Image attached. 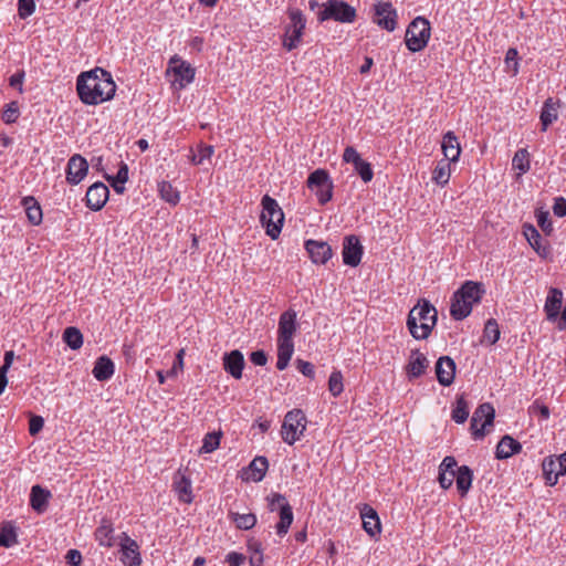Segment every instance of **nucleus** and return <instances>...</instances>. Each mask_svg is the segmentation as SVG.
Here are the masks:
<instances>
[{"label": "nucleus", "instance_id": "nucleus-62", "mask_svg": "<svg viewBox=\"0 0 566 566\" xmlns=\"http://www.w3.org/2000/svg\"><path fill=\"white\" fill-rule=\"evenodd\" d=\"M65 558L71 566H80L82 564V555L77 549H70Z\"/></svg>", "mask_w": 566, "mask_h": 566}, {"label": "nucleus", "instance_id": "nucleus-10", "mask_svg": "<svg viewBox=\"0 0 566 566\" xmlns=\"http://www.w3.org/2000/svg\"><path fill=\"white\" fill-rule=\"evenodd\" d=\"M174 74L172 84L179 88H184L195 78V69L178 55H174L169 60L167 74Z\"/></svg>", "mask_w": 566, "mask_h": 566}, {"label": "nucleus", "instance_id": "nucleus-57", "mask_svg": "<svg viewBox=\"0 0 566 566\" xmlns=\"http://www.w3.org/2000/svg\"><path fill=\"white\" fill-rule=\"evenodd\" d=\"M25 73L23 70L15 72L9 78L10 86L18 88L20 93L23 92L22 85L24 81Z\"/></svg>", "mask_w": 566, "mask_h": 566}, {"label": "nucleus", "instance_id": "nucleus-20", "mask_svg": "<svg viewBox=\"0 0 566 566\" xmlns=\"http://www.w3.org/2000/svg\"><path fill=\"white\" fill-rule=\"evenodd\" d=\"M524 235L526 240L528 241L530 245L536 251V253L543 258L546 259L551 254V247L549 243L544 240L541 235V233L537 231V229L532 226H525L524 227Z\"/></svg>", "mask_w": 566, "mask_h": 566}, {"label": "nucleus", "instance_id": "nucleus-58", "mask_svg": "<svg viewBox=\"0 0 566 566\" xmlns=\"http://www.w3.org/2000/svg\"><path fill=\"white\" fill-rule=\"evenodd\" d=\"M553 212L556 217L563 218L566 216V199L557 197L554 200Z\"/></svg>", "mask_w": 566, "mask_h": 566}, {"label": "nucleus", "instance_id": "nucleus-34", "mask_svg": "<svg viewBox=\"0 0 566 566\" xmlns=\"http://www.w3.org/2000/svg\"><path fill=\"white\" fill-rule=\"evenodd\" d=\"M454 478L461 496L467 495L472 485L473 471L468 465H461L457 469Z\"/></svg>", "mask_w": 566, "mask_h": 566}, {"label": "nucleus", "instance_id": "nucleus-42", "mask_svg": "<svg viewBox=\"0 0 566 566\" xmlns=\"http://www.w3.org/2000/svg\"><path fill=\"white\" fill-rule=\"evenodd\" d=\"M161 199L171 205H177L180 200L179 191L168 181H161L158 185Z\"/></svg>", "mask_w": 566, "mask_h": 566}, {"label": "nucleus", "instance_id": "nucleus-6", "mask_svg": "<svg viewBox=\"0 0 566 566\" xmlns=\"http://www.w3.org/2000/svg\"><path fill=\"white\" fill-rule=\"evenodd\" d=\"M356 9L343 0H327L317 12L319 22L334 20L340 23H352L356 19Z\"/></svg>", "mask_w": 566, "mask_h": 566}, {"label": "nucleus", "instance_id": "nucleus-40", "mask_svg": "<svg viewBox=\"0 0 566 566\" xmlns=\"http://www.w3.org/2000/svg\"><path fill=\"white\" fill-rule=\"evenodd\" d=\"M473 416L478 419V421L484 419L483 428H486V427L493 424L494 417H495V410L491 403L484 402V403H481L475 409V411L473 412Z\"/></svg>", "mask_w": 566, "mask_h": 566}, {"label": "nucleus", "instance_id": "nucleus-33", "mask_svg": "<svg viewBox=\"0 0 566 566\" xmlns=\"http://www.w3.org/2000/svg\"><path fill=\"white\" fill-rule=\"evenodd\" d=\"M269 468V461L265 457H256L254 458L249 467L247 468L245 473L249 475L247 476V480H252L254 482H260L263 480L266 470Z\"/></svg>", "mask_w": 566, "mask_h": 566}, {"label": "nucleus", "instance_id": "nucleus-1", "mask_svg": "<svg viewBox=\"0 0 566 566\" xmlns=\"http://www.w3.org/2000/svg\"><path fill=\"white\" fill-rule=\"evenodd\" d=\"M76 91L84 104L97 105L114 97L116 84L109 72L95 67L78 75Z\"/></svg>", "mask_w": 566, "mask_h": 566}, {"label": "nucleus", "instance_id": "nucleus-45", "mask_svg": "<svg viewBox=\"0 0 566 566\" xmlns=\"http://www.w3.org/2000/svg\"><path fill=\"white\" fill-rule=\"evenodd\" d=\"M220 433L209 432L205 436L202 440V446L200 448V453H211L217 450L220 446Z\"/></svg>", "mask_w": 566, "mask_h": 566}, {"label": "nucleus", "instance_id": "nucleus-54", "mask_svg": "<svg viewBox=\"0 0 566 566\" xmlns=\"http://www.w3.org/2000/svg\"><path fill=\"white\" fill-rule=\"evenodd\" d=\"M296 367L304 376L313 379L315 376V368L314 365L310 361H305L302 359L296 360Z\"/></svg>", "mask_w": 566, "mask_h": 566}, {"label": "nucleus", "instance_id": "nucleus-43", "mask_svg": "<svg viewBox=\"0 0 566 566\" xmlns=\"http://www.w3.org/2000/svg\"><path fill=\"white\" fill-rule=\"evenodd\" d=\"M18 543V534L11 524H6L0 531V547H11Z\"/></svg>", "mask_w": 566, "mask_h": 566}, {"label": "nucleus", "instance_id": "nucleus-9", "mask_svg": "<svg viewBox=\"0 0 566 566\" xmlns=\"http://www.w3.org/2000/svg\"><path fill=\"white\" fill-rule=\"evenodd\" d=\"M289 17L291 20V23L285 28L284 39H283V46L287 51H292L296 49L300 43L303 35V31L305 29L306 20L298 9H291L289 11Z\"/></svg>", "mask_w": 566, "mask_h": 566}, {"label": "nucleus", "instance_id": "nucleus-41", "mask_svg": "<svg viewBox=\"0 0 566 566\" xmlns=\"http://www.w3.org/2000/svg\"><path fill=\"white\" fill-rule=\"evenodd\" d=\"M500 334L496 319L490 318L484 325L482 343L493 345L500 339Z\"/></svg>", "mask_w": 566, "mask_h": 566}, {"label": "nucleus", "instance_id": "nucleus-61", "mask_svg": "<svg viewBox=\"0 0 566 566\" xmlns=\"http://www.w3.org/2000/svg\"><path fill=\"white\" fill-rule=\"evenodd\" d=\"M478 422H479L478 419L474 416H472L470 429H471L473 439H475V440L482 439L485 436V432H484L485 428H483V424L481 426V428H478Z\"/></svg>", "mask_w": 566, "mask_h": 566}, {"label": "nucleus", "instance_id": "nucleus-50", "mask_svg": "<svg viewBox=\"0 0 566 566\" xmlns=\"http://www.w3.org/2000/svg\"><path fill=\"white\" fill-rule=\"evenodd\" d=\"M294 353V343L277 340V358H284L291 360Z\"/></svg>", "mask_w": 566, "mask_h": 566}, {"label": "nucleus", "instance_id": "nucleus-12", "mask_svg": "<svg viewBox=\"0 0 566 566\" xmlns=\"http://www.w3.org/2000/svg\"><path fill=\"white\" fill-rule=\"evenodd\" d=\"M343 160L353 164L355 171L359 175L365 184L373 180L374 171L371 165L364 160L354 147L348 146L345 148Z\"/></svg>", "mask_w": 566, "mask_h": 566}, {"label": "nucleus", "instance_id": "nucleus-22", "mask_svg": "<svg viewBox=\"0 0 566 566\" xmlns=\"http://www.w3.org/2000/svg\"><path fill=\"white\" fill-rule=\"evenodd\" d=\"M223 368L234 379L242 377V370L244 368V357L239 349L231 350L223 355Z\"/></svg>", "mask_w": 566, "mask_h": 566}, {"label": "nucleus", "instance_id": "nucleus-8", "mask_svg": "<svg viewBox=\"0 0 566 566\" xmlns=\"http://www.w3.org/2000/svg\"><path fill=\"white\" fill-rule=\"evenodd\" d=\"M306 422L307 420L303 410L293 409L289 411L284 417L281 430L282 439L284 442L292 446L297 440H300L301 436L306 429Z\"/></svg>", "mask_w": 566, "mask_h": 566}, {"label": "nucleus", "instance_id": "nucleus-49", "mask_svg": "<svg viewBox=\"0 0 566 566\" xmlns=\"http://www.w3.org/2000/svg\"><path fill=\"white\" fill-rule=\"evenodd\" d=\"M19 105L17 102H11L6 105V109L2 113V119L7 124L15 123L19 117Z\"/></svg>", "mask_w": 566, "mask_h": 566}, {"label": "nucleus", "instance_id": "nucleus-63", "mask_svg": "<svg viewBox=\"0 0 566 566\" xmlns=\"http://www.w3.org/2000/svg\"><path fill=\"white\" fill-rule=\"evenodd\" d=\"M250 359L256 366H264L268 361V356L264 350H255L251 353Z\"/></svg>", "mask_w": 566, "mask_h": 566}, {"label": "nucleus", "instance_id": "nucleus-39", "mask_svg": "<svg viewBox=\"0 0 566 566\" xmlns=\"http://www.w3.org/2000/svg\"><path fill=\"white\" fill-rule=\"evenodd\" d=\"M451 170H450V161L440 160L432 172V180L440 186H444L448 184L450 179Z\"/></svg>", "mask_w": 566, "mask_h": 566}, {"label": "nucleus", "instance_id": "nucleus-47", "mask_svg": "<svg viewBox=\"0 0 566 566\" xmlns=\"http://www.w3.org/2000/svg\"><path fill=\"white\" fill-rule=\"evenodd\" d=\"M530 155L526 149H518L512 160V165L515 169H518L521 172H526L530 170Z\"/></svg>", "mask_w": 566, "mask_h": 566}, {"label": "nucleus", "instance_id": "nucleus-51", "mask_svg": "<svg viewBox=\"0 0 566 566\" xmlns=\"http://www.w3.org/2000/svg\"><path fill=\"white\" fill-rule=\"evenodd\" d=\"M18 11L22 19L30 17L35 11L34 0H18Z\"/></svg>", "mask_w": 566, "mask_h": 566}, {"label": "nucleus", "instance_id": "nucleus-48", "mask_svg": "<svg viewBox=\"0 0 566 566\" xmlns=\"http://www.w3.org/2000/svg\"><path fill=\"white\" fill-rule=\"evenodd\" d=\"M214 153V148L211 145L200 144L198 146L197 154H193L191 161L193 165H202L206 159H209Z\"/></svg>", "mask_w": 566, "mask_h": 566}, {"label": "nucleus", "instance_id": "nucleus-17", "mask_svg": "<svg viewBox=\"0 0 566 566\" xmlns=\"http://www.w3.org/2000/svg\"><path fill=\"white\" fill-rule=\"evenodd\" d=\"M455 361L449 356H441L436 363V375L441 386L448 387L454 381Z\"/></svg>", "mask_w": 566, "mask_h": 566}, {"label": "nucleus", "instance_id": "nucleus-38", "mask_svg": "<svg viewBox=\"0 0 566 566\" xmlns=\"http://www.w3.org/2000/svg\"><path fill=\"white\" fill-rule=\"evenodd\" d=\"M62 337L65 344L73 350L80 349L83 345V334L77 327H66Z\"/></svg>", "mask_w": 566, "mask_h": 566}, {"label": "nucleus", "instance_id": "nucleus-32", "mask_svg": "<svg viewBox=\"0 0 566 566\" xmlns=\"http://www.w3.org/2000/svg\"><path fill=\"white\" fill-rule=\"evenodd\" d=\"M114 371L115 366L113 360L109 357L103 355L96 359L92 373L97 380L105 381L112 378Z\"/></svg>", "mask_w": 566, "mask_h": 566}, {"label": "nucleus", "instance_id": "nucleus-24", "mask_svg": "<svg viewBox=\"0 0 566 566\" xmlns=\"http://www.w3.org/2000/svg\"><path fill=\"white\" fill-rule=\"evenodd\" d=\"M52 497V493L42 488L39 484H35L31 488L30 492V506L38 514H42L48 510L49 501Z\"/></svg>", "mask_w": 566, "mask_h": 566}, {"label": "nucleus", "instance_id": "nucleus-13", "mask_svg": "<svg viewBox=\"0 0 566 566\" xmlns=\"http://www.w3.org/2000/svg\"><path fill=\"white\" fill-rule=\"evenodd\" d=\"M364 253L363 245L357 235H346L343 241V262L352 268H356Z\"/></svg>", "mask_w": 566, "mask_h": 566}, {"label": "nucleus", "instance_id": "nucleus-4", "mask_svg": "<svg viewBox=\"0 0 566 566\" xmlns=\"http://www.w3.org/2000/svg\"><path fill=\"white\" fill-rule=\"evenodd\" d=\"M262 212L260 216V221L262 226L265 228L266 234L275 240L279 238L282 226L284 222V213L279 206L277 201L270 197L269 195H264L261 199Z\"/></svg>", "mask_w": 566, "mask_h": 566}, {"label": "nucleus", "instance_id": "nucleus-29", "mask_svg": "<svg viewBox=\"0 0 566 566\" xmlns=\"http://www.w3.org/2000/svg\"><path fill=\"white\" fill-rule=\"evenodd\" d=\"M522 444L509 434L502 437L496 446L495 457L496 459L503 460L520 453Z\"/></svg>", "mask_w": 566, "mask_h": 566}, {"label": "nucleus", "instance_id": "nucleus-18", "mask_svg": "<svg viewBox=\"0 0 566 566\" xmlns=\"http://www.w3.org/2000/svg\"><path fill=\"white\" fill-rule=\"evenodd\" d=\"M305 249L316 264H325L333 255L331 245L325 241L307 240Z\"/></svg>", "mask_w": 566, "mask_h": 566}, {"label": "nucleus", "instance_id": "nucleus-21", "mask_svg": "<svg viewBox=\"0 0 566 566\" xmlns=\"http://www.w3.org/2000/svg\"><path fill=\"white\" fill-rule=\"evenodd\" d=\"M172 489L180 502L189 504L193 501L191 480L181 470H178L174 475Z\"/></svg>", "mask_w": 566, "mask_h": 566}, {"label": "nucleus", "instance_id": "nucleus-26", "mask_svg": "<svg viewBox=\"0 0 566 566\" xmlns=\"http://www.w3.org/2000/svg\"><path fill=\"white\" fill-rule=\"evenodd\" d=\"M429 367V360L424 354L418 349L412 350L409 363L407 365V374L409 379L418 378L423 375Z\"/></svg>", "mask_w": 566, "mask_h": 566}, {"label": "nucleus", "instance_id": "nucleus-19", "mask_svg": "<svg viewBox=\"0 0 566 566\" xmlns=\"http://www.w3.org/2000/svg\"><path fill=\"white\" fill-rule=\"evenodd\" d=\"M274 501L279 502L280 521L276 524V533L279 536L287 534L291 524L293 523L292 506L284 495H276Z\"/></svg>", "mask_w": 566, "mask_h": 566}, {"label": "nucleus", "instance_id": "nucleus-30", "mask_svg": "<svg viewBox=\"0 0 566 566\" xmlns=\"http://www.w3.org/2000/svg\"><path fill=\"white\" fill-rule=\"evenodd\" d=\"M559 101L548 97L542 107L541 124L542 130L545 132L551 124L558 118Z\"/></svg>", "mask_w": 566, "mask_h": 566}, {"label": "nucleus", "instance_id": "nucleus-46", "mask_svg": "<svg viewBox=\"0 0 566 566\" xmlns=\"http://www.w3.org/2000/svg\"><path fill=\"white\" fill-rule=\"evenodd\" d=\"M328 390L333 397H338L343 392V375L339 370L332 371L328 379Z\"/></svg>", "mask_w": 566, "mask_h": 566}, {"label": "nucleus", "instance_id": "nucleus-59", "mask_svg": "<svg viewBox=\"0 0 566 566\" xmlns=\"http://www.w3.org/2000/svg\"><path fill=\"white\" fill-rule=\"evenodd\" d=\"M517 59H518V52L516 49L514 48H510L506 52V55H505V62L506 64L510 66L511 63H513V71H514V74L517 73L518 69V63H517Z\"/></svg>", "mask_w": 566, "mask_h": 566}, {"label": "nucleus", "instance_id": "nucleus-28", "mask_svg": "<svg viewBox=\"0 0 566 566\" xmlns=\"http://www.w3.org/2000/svg\"><path fill=\"white\" fill-rule=\"evenodd\" d=\"M441 148L446 157V160L450 163L458 161L461 153V147L458 137L454 135L453 132L450 130L443 135Z\"/></svg>", "mask_w": 566, "mask_h": 566}, {"label": "nucleus", "instance_id": "nucleus-11", "mask_svg": "<svg viewBox=\"0 0 566 566\" xmlns=\"http://www.w3.org/2000/svg\"><path fill=\"white\" fill-rule=\"evenodd\" d=\"M397 11L389 1H379L374 4L373 21L381 29L392 32L397 27Z\"/></svg>", "mask_w": 566, "mask_h": 566}, {"label": "nucleus", "instance_id": "nucleus-37", "mask_svg": "<svg viewBox=\"0 0 566 566\" xmlns=\"http://www.w3.org/2000/svg\"><path fill=\"white\" fill-rule=\"evenodd\" d=\"M469 409L465 394L458 395L451 412L452 420L457 423H464L469 417Z\"/></svg>", "mask_w": 566, "mask_h": 566}, {"label": "nucleus", "instance_id": "nucleus-35", "mask_svg": "<svg viewBox=\"0 0 566 566\" xmlns=\"http://www.w3.org/2000/svg\"><path fill=\"white\" fill-rule=\"evenodd\" d=\"M114 528L109 520L103 518L101 525L95 530V539L105 547L113 546Z\"/></svg>", "mask_w": 566, "mask_h": 566}, {"label": "nucleus", "instance_id": "nucleus-5", "mask_svg": "<svg viewBox=\"0 0 566 566\" xmlns=\"http://www.w3.org/2000/svg\"><path fill=\"white\" fill-rule=\"evenodd\" d=\"M431 35V27L428 19L415 18L408 25L405 35V43L409 51L419 52L423 50Z\"/></svg>", "mask_w": 566, "mask_h": 566}, {"label": "nucleus", "instance_id": "nucleus-60", "mask_svg": "<svg viewBox=\"0 0 566 566\" xmlns=\"http://www.w3.org/2000/svg\"><path fill=\"white\" fill-rule=\"evenodd\" d=\"M459 467L457 465V461L453 457H446L440 467H439V471H443V472H452V471H457Z\"/></svg>", "mask_w": 566, "mask_h": 566}, {"label": "nucleus", "instance_id": "nucleus-36", "mask_svg": "<svg viewBox=\"0 0 566 566\" xmlns=\"http://www.w3.org/2000/svg\"><path fill=\"white\" fill-rule=\"evenodd\" d=\"M22 206L25 209L28 220L32 224L39 226L43 218L42 209L39 202L33 197H25L22 199Z\"/></svg>", "mask_w": 566, "mask_h": 566}, {"label": "nucleus", "instance_id": "nucleus-44", "mask_svg": "<svg viewBox=\"0 0 566 566\" xmlns=\"http://www.w3.org/2000/svg\"><path fill=\"white\" fill-rule=\"evenodd\" d=\"M232 521L235 523L237 527L240 530H251L256 524V516L253 513L248 514H239L231 513Z\"/></svg>", "mask_w": 566, "mask_h": 566}, {"label": "nucleus", "instance_id": "nucleus-15", "mask_svg": "<svg viewBox=\"0 0 566 566\" xmlns=\"http://www.w3.org/2000/svg\"><path fill=\"white\" fill-rule=\"evenodd\" d=\"M88 164L86 159L75 154L70 157L66 167V181L70 185H78L87 175Z\"/></svg>", "mask_w": 566, "mask_h": 566}, {"label": "nucleus", "instance_id": "nucleus-16", "mask_svg": "<svg viewBox=\"0 0 566 566\" xmlns=\"http://www.w3.org/2000/svg\"><path fill=\"white\" fill-rule=\"evenodd\" d=\"M296 328V312L292 308L283 312L279 319L277 340L293 342Z\"/></svg>", "mask_w": 566, "mask_h": 566}, {"label": "nucleus", "instance_id": "nucleus-25", "mask_svg": "<svg viewBox=\"0 0 566 566\" xmlns=\"http://www.w3.org/2000/svg\"><path fill=\"white\" fill-rule=\"evenodd\" d=\"M563 292L557 287H551L545 301L544 311L549 321H555L562 310Z\"/></svg>", "mask_w": 566, "mask_h": 566}, {"label": "nucleus", "instance_id": "nucleus-56", "mask_svg": "<svg viewBox=\"0 0 566 566\" xmlns=\"http://www.w3.org/2000/svg\"><path fill=\"white\" fill-rule=\"evenodd\" d=\"M454 476H455V471H452L450 473L439 471L438 480H439L440 486L444 490L449 489L453 483Z\"/></svg>", "mask_w": 566, "mask_h": 566}, {"label": "nucleus", "instance_id": "nucleus-55", "mask_svg": "<svg viewBox=\"0 0 566 566\" xmlns=\"http://www.w3.org/2000/svg\"><path fill=\"white\" fill-rule=\"evenodd\" d=\"M537 223L546 233H549L553 230L549 213L547 211H539L537 213Z\"/></svg>", "mask_w": 566, "mask_h": 566}, {"label": "nucleus", "instance_id": "nucleus-23", "mask_svg": "<svg viewBox=\"0 0 566 566\" xmlns=\"http://www.w3.org/2000/svg\"><path fill=\"white\" fill-rule=\"evenodd\" d=\"M120 560L126 566H140L142 558L137 543L125 534L124 542L120 544Z\"/></svg>", "mask_w": 566, "mask_h": 566}, {"label": "nucleus", "instance_id": "nucleus-3", "mask_svg": "<svg viewBox=\"0 0 566 566\" xmlns=\"http://www.w3.org/2000/svg\"><path fill=\"white\" fill-rule=\"evenodd\" d=\"M485 290L482 283L467 281L451 297L450 315L455 321L468 317L474 304L480 303Z\"/></svg>", "mask_w": 566, "mask_h": 566}, {"label": "nucleus", "instance_id": "nucleus-7", "mask_svg": "<svg viewBox=\"0 0 566 566\" xmlns=\"http://www.w3.org/2000/svg\"><path fill=\"white\" fill-rule=\"evenodd\" d=\"M306 185L315 193L319 205L324 206L332 200L334 185L327 170L318 168L311 172Z\"/></svg>", "mask_w": 566, "mask_h": 566}, {"label": "nucleus", "instance_id": "nucleus-64", "mask_svg": "<svg viewBox=\"0 0 566 566\" xmlns=\"http://www.w3.org/2000/svg\"><path fill=\"white\" fill-rule=\"evenodd\" d=\"M226 562L229 566H241L244 562V556L237 552H231L227 555Z\"/></svg>", "mask_w": 566, "mask_h": 566}, {"label": "nucleus", "instance_id": "nucleus-31", "mask_svg": "<svg viewBox=\"0 0 566 566\" xmlns=\"http://www.w3.org/2000/svg\"><path fill=\"white\" fill-rule=\"evenodd\" d=\"M542 469L546 484L551 486L555 485L558 481V476L563 475L559 457L556 459L552 457L545 458L542 463Z\"/></svg>", "mask_w": 566, "mask_h": 566}, {"label": "nucleus", "instance_id": "nucleus-52", "mask_svg": "<svg viewBox=\"0 0 566 566\" xmlns=\"http://www.w3.org/2000/svg\"><path fill=\"white\" fill-rule=\"evenodd\" d=\"M104 177L107 181L125 184L128 180V166L122 161L116 176L104 175Z\"/></svg>", "mask_w": 566, "mask_h": 566}, {"label": "nucleus", "instance_id": "nucleus-27", "mask_svg": "<svg viewBox=\"0 0 566 566\" xmlns=\"http://www.w3.org/2000/svg\"><path fill=\"white\" fill-rule=\"evenodd\" d=\"M363 527L367 534L375 536L380 533L381 525L377 512L369 505L365 504L360 511Z\"/></svg>", "mask_w": 566, "mask_h": 566}, {"label": "nucleus", "instance_id": "nucleus-14", "mask_svg": "<svg viewBox=\"0 0 566 566\" xmlns=\"http://www.w3.org/2000/svg\"><path fill=\"white\" fill-rule=\"evenodd\" d=\"M109 190L107 186L102 181H96L86 191V206L93 211H99L107 202Z\"/></svg>", "mask_w": 566, "mask_h": 566}, {"label": "nucleus", "instance_id": "nucleus-2", "mask_svg": "<svg viewBox=\"0 0 566 566\" xmlns=\"http://www.w3.org/2000/svg\"><path fill=\"white\" fill-rule=\"evenodd\" d=\"M438 321L436 307L427 300L415 305L407 317V327L416 339H427Z\"/></svg>", "mask_w": 566, "mask_h": 566}, {"label": "nucleus", "instance_id": "nucleus-53", "mask_svg": "<svg viewBox=\"0 0 566 566\" xmlns=\"http://www.w3.org/2000/svg\"><path fill=\"white\" fill-rule=\"evenodd\" d=\"M44 420L41 416L32 415L29 420V433L31 436H36L43 428Z\"/></svg>", "mask_w": 566, "mask_h": 566}]
</instances>
